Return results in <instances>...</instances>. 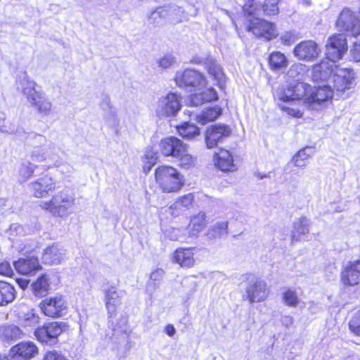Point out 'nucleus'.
Instances as JSON below:
<instances>
[{
  "label": "nucleus",
  "instance_id": "obj_1",
  "mask_svg": "<svg viewBox=\"0 0 360 360\" xmlns=\"http://www.w3.org/2000/svg\"><path fill=\"white\" fill-rule=\"evenodd\" d=\"M311 86L298 82L290 86L278 87L274 92V97L278 101L283 102L278 103V106L283 111L288 115L300 118L303 115V109L294 107L295 102H302L307 107V98L310 94Z\"/></svg>",
  "mask_w": 360,
  "mask_h": 360
},
{
  "label": "nucleus",
  "instance_id": "obj_2",
  "mask_svg": "<svg viewBox=\"0 0 360 360\" xmlns=\"http://www.w3.org/2000/svg\"><path fill=\"white\" fill-rule=\"evenodd\" d=\"M155 182L164 193H174L184 186V176L171 166H160L155 169Z\"/></svg>",
  "mask_w": 360,
  "mask_h": 360
},
{
  "label": "nucleus",
  "instance_id": "obj_3",
  "mask_svg": "<svg viewBox=\"0 0 360 360\" xmlns=\"http://www.w3.org/2000/svg\"><path fill=\"white\" fill-rule=\"evenodd\" d=\"M75 202V195L69 191L63 190L53 195L51 200L41 201L39 206L53 216L63 218L68 214V210L73 207Z\"/></svg>",
  "mask_w": 360,
  "mask_h": 360
},
{
  "label": "nucleus",
  "instance_id": "obj_4",
  "mask_svg": "<svg viewBox=\"0 0 360 360\" xmlns=\"http://www.w3.org/2000/svg\"><path fill=\"white\" fill-rule=\"evenodd\" d=\"M30 158L32 161L42 163L47 168L59 167L63 162L60 150L50 143L41 148H35L31 152Z\"/></svg>",
  "mask_w": 360,
  "mask_h": 360
},
{
  "label": "nucleus",
  "instance_id": "obj_5",
  "mask_svg": "<svg viewBox=\"0 0 360 360\" xmlns=\"http://www.w3.org/2000/svg\"><path fill=\"white\" fill-rule=\"evenodd\" d=\"M244 278L248 282L245 293L243 295L244 300L253 303L263 302L267 299L269 289L264 280L250 274L245 275Z\"/></svg>",
  "mask_w": 360,
  "mask_h": 360
},
{
  "label": "nucleus",
  "instance_id": "obj_6",
  "mask_svg": "<svg viewBox=\"0 0 360 360\" xmlns=\"http://www.w3.org/2000/svg\"><path fill=\"white\" fill-rule=\"evenodd\" d=\"M181 108V96L176 93H169L161 96L156 105L155 112L160 119L174 117Z\"/></svg>",
  "mask_w": 360,
  "mask_h": 360
},
{
  "label": "nucleus",
  "instance_id": "obj_7",
  "mask_svg": "<svg viewBox=\"0 0 360 360\" xmlns=\"http://www.w3.org/2000/svg\"><path fill=\"white\" fill-rule=\"evenodd\" d=\"M68 328L64 322H51L34 331L37 340L47 345H55L58 342V337Z\"/></svg>",
  "mask_w": 360,
  "mask_h": 360
},
{
  "label": "nucleus",
  "instance_id": "obj_8",
  "mask_svg": "<svg viewBox=\"0 0 360 360\" xmlns=\"http://www.w3.org/2000/svg\"><path fill=\"white\" fill-rule=\"evenodd\" d=\"M336 26L340 31L357 37L360 34L359 15L348 8H345L339 15Z\"/></svg>",
  "mask_w": 360,
  "mask_h": 360
},
{
  "label": "nucleus",
  "instance_id": "obj_9",
  "mask_svg": "<svg viewBox=\"0 0 360 360\" xmlns=\"http://www.w3.org/2000/svg\"><path fill=\"white\" fill-rule=\"evenodd\" d=\"M355 79L356 73L352 69L335 66L332 80L337 91L344 92L354 88L356 86Z\"/></svg>",
  "mask_w": 360,
  "mask_h": 360
},
{
  "label": "nucleus",
  "instance_id": "obj_10",
  "mask_svg": "<svg viewBox=\"0 0 360 360\" xmlns=\"http://www.w3.org/2000/svg\"><path fill=\"white\" fill-rule=\"evenodd\" d=\"M333 96V91L328 84L311 87L310 94L307 98V107L312 110H319L328 102Z\"/></svg>",
  "mask_w": 360,
  "mask_h": 360
},
{
  "label": "nucleus",
  "instance_id": "obj_11",
  "mask_svg": "<svg viewBox=\"0 0 360 360\" xmlns=\"http://www.w3.org/2000/svg\"><path fill=\"white\" fill-rule=\"evenodd\" d=\"M326 58L335 63L340 60L347 51L346 37L341 34H335L330 37L326 45Z\"/></svg>",
  "mask_w": 360,
  "mask_h": 360
},
{
  "label": "nucleus",
  "instance_id": "obj_12",
  "mask_svg": "<svg viewBox=\"0 0 360 360\" xmlns=\"http://www.w3.org/2000/svg\"><path fill=\"white\" fill-rule=\"evenodd\" d=\"M248 21V31L252 32L256 37H263L269 41L278 34L276 25L272 22L258 18H252Z\"/></svg>",
  "mask_w": 360,
  "mask_h": 360
},
{
  "label": "nucleus",
  "instance_id": "obj_13",
  "mask_svg": "<svg viewBox=\"0 0 360 360\" xmlns=\"http://www.w3.org/2000/svg\"><path fill=\"white\" fill-rule=\"evenodd\" d=\"M231 128L226 124H214L208 127L205 132V142L209 149L214 148L218 143L230 136Z\"/></svg>",
  "mask_w": 360,
  "mask_h": 360
},
{
  "label": "nucleus",
  "instance_id": "obj_14",
  "mask_svg": "<svg viewBox=\"0 0 360 360\" xmlns=\"http://www.w3.org/2000/svg\"><path fill=\"white\" fill-rule=\"evenodd\" d=\"M174 80L179 87L186 86H203L207 84L206 79L199 72L187 69L183 71H177Z\"/></svg>",
  "mask_w": 360,
  "mask_h": 360
},
{
  "label": "nucleus",
  "instance_id": "obj_15",
  "mask_svg": "<svg viewBox=\"0 0 360 360\" xmlns=\"http://www.w3.org/2000/svg\"><path fill=\"white\" fill-rule=\"evenodd\" d=\"M56 181L49 174H45L29 184V188L35 198L46 197L56 188Z\"/></svg>",
  "mask_w": 360,
  "mask_h": 360
},
{
  "label": "nucleus",
  "instance_id": "obj_16",
  "mask_svg": "<svg viewBox=\"0 0 360 360\" xmlns=\"http://www.w3.org/2000/svg\"><path fill=\"white\" fill-rule=\"evenodd\" d=\"M38 307L44 315H60L66 313L67 303L61 296L56 295L41 300Z\"/></svg>",
  "mask_w": 360,
  "mask_h": 360
},
{
  "label": "nucleus",
  "instance_id": "obj_17",
  "mask_svg": "<svg viewBox=\"0 0 360 360\" xmlns=\"http://www.w3.org/2000/svg\"><path fill=\"white\" fill-rule=\"evenodd\" d=\"M278 2L279 0H265L264 4L259 6L251 1L244 6L243 11L248 17L259 15L262 12L266 15H275L279 12Z\"/></svg>",
  "mask_w": 360,
  "mask_h": 360
},
{
  "label": "nucleus",
  "instance_id": "obj_18",
  "mask_svg": "<svg viewBox=\"0 0 360 360\" xmlns=\"http://www.w3.org/2000/svg\"><path fill=\"white\" fill-rule=\"evenodd\" d=\"M293 53L299 60L311 61L319 56L321 49L314 41H303L295 47Z\"/></svg>",
  "mask_w": 360,
  "mask_h": 360
},
{
  "label": "nucleus",
  "instance_id": "obj_19",
  "mask_svg": "<svg viewBox=\"0 0 360 360\" xmlns=\"http://www.w3.org/2000/svg\"><path fill=\"white\" fill-rule=\"evenodd\" d=\"M38 353V348L32 342H21L9 352L12 360H29Z\"/></svg>",
  "mask_w": 360,
  "mask_h": 360
},
{
  "label": "nucleus",
  "instance_id": "obj_20",
  "mask_svg": "<svg viewBox=\"0 0 360 360\" xmlns=\"http://www.w3.org/2000/svg\"><path fill=\"white\" fill-rule=\"evenodd\" d=\"M67 259L65 249L58 244H53L44 250L41 255L42 262L48 265H58Z\"/></svg>",
  "mask_w": 360,
  "mask_h": 360
},
{
  "label": "nucleus",
  "instance_id": "obj_21",
  "mask_svg": "<svg viewBox=\"0 0 360 360\" xmlns=\"http://www.w3.org/2000/svg\"><path fill=\"white\" fill-rule=\"evenodd\" d=\"M333 62L328 59L323 60L314 65L310 71V77L314 82H324L332 77L333 72Z\"/></svg>",
  "mask_w": 360,
  "mask_h": 360
},
{
  "label": "nucleus",
  "instance_id": "obj_22",
  "mask_svg": "<svg viewBox=\"0 0 360 360\" xmlns=\"http://www.w3.org/2000/svg\"><path fill=\"white\" fill-rule=\"evenodd\" d=\"M195 248H180L176 249L172 257V261L181 267L188 269L195 264Z\"/></svg>",
  "mask_w": 360,
  "mask_h": 360
},
{
  "label": "nucleus",
  "instance_id": "obj_23",
  "mask_svg": "<svg viewBox=\"0 0 360 360\" xmlns=\"http://www.w3.org/2000/svg\"><path fill=\"white\" fill-rule=\"evenodd\" d=\"M185 144L186 143L179 139L174 136H169L160 141L159 143V150L164 156H172L175 158Z\"/></svg>",
  "mask_w": 360,
  "mask_h": 360
},
{
  "label": "nucleus",
  "instance_id": "obj_24",
  "mask_svg": "<svg viewBox=\"0 0 360 360\" xmlns=\"http://www.w3.org/2000/svg\"><path fill=\"white\" fill-rule=\"evenodd\" d=\"M16 271L23 275H32L41 269V266L37 257H30L18 259L14 262Z\"/></svg>",
  "mask_w": 360,
  "mask_h": 360
},
{
  "label": "nucleus",
  "instance_id": "obj_25",
  "mask_svg": "<svg viewBox=\"0 0 360 360\" xmlns=\"http://www.w3.org/2000/svg\"><path fill=\"white\" fill-rule=\"evenodd\" d=\"M20 86L23 96L30 104H32L38 97L44 94L35 82L27 77L23 78L20 81Z\"/></svg>",
  "mask_w": 360,
  "mask_h": 360
},
{
  "label": "nucleus",
  "instance_id": "obj_26",
  "mask_svg": "<svg viewBox=\"0 0 360 360\" xmlns=\"http://www.w3.org/2000/svg\"><path fill=\"white\" fill-rule=\"evenodd\" d=\"M215 156L217 158L214 165L219 169L224 172H233L236 170L233 155L229 150L221 149Z\"/></svg>",
  "mask_w": 360,
  "mask_h": 360
},
{
  "label": "nucleus",
  "instance_id": "obj_27",
  "mask_svg": "<svg viewBox=\"0 0 360 360\" xmlns=\"http://www.w3.org/2000/svg\"><path fill=\"white\" fill-rule=\"evenodd\" d=\"M105 305L109 313H115L116 308L120 305L124 292L117 290L115 288L110 287L104 290Z\"/></svg>",
  "mask_w": 360,
  "mask_h": 360
},
{
  "label": "nucleus",
  "instance_id": "obj_28",
  "mask_svg": "<svg viewBox=\"0 0 360 360\" xmlns=\"http://www.w3.org/2000/svg\"><path fill=\"white\" fill-rule=\"evenodd\" d=\"M50 275L43 274L31 285L32 293L37 297L46 296L50 290Z\"/></svg>",
  "mask_w": 360,
  "mask_h": 360
},
{
  "label": "nucleus",
  "instance_id": "obj_29",
  "mask_svg": "<svg viewBox=\"0 0 360 360\" xmlns=\"http://www.w3.org/2000/svg\"><path fill=\"white\" fill-rule=\"evenodd\" d=\"M207 224V217L205 212H199L192 216L188 226V234L190 236H197Z\"/></svg>",
  "mask_w": 360,
  "mask_h": 360
},
{
  "label": "nucleus",
  "instance_id": "obj_30",
  "mask_svg": "<svg viewBox=\"0 0 360 360\" xmlns=\"http://www.w3.org/2000/svg\"><path fill=\"white\" fill-rule=\"evenodd\" d=\"M174 158L176 160L178 166L182 169H188L195 165L196 158L190 153L189 148L187 144L184 146Z\"/></svg>",
  "mask_w": 360,
  "mask_h": 360
},
{
  "label": "nucleus",
  "instance_id": "obj_31",
  "mask_svg": "<svg viewBox=\"0 0 360 360\" xmlns=\"http://www.w3.org/2000/svg\"><path fill=\"white\" fill-rule=\"evenodd\" d=\"M340 278L344 286H354L360 283L359 273L350 264L342 270Z\"/></svg>",
  "mask_w": 360,
  "mask_h": 360
},
{
  "label": "nucleus",
  "instance_id": "obj_32",
  "mask_svg": "<svg viewBox=\"0 0 360 360\" xmlns=\"http://www.w3.org/2000/svg\"><path fill=\"white\" fill-rule=\"evenodd\" d=\"M30 105L39 115L43 117L50 115L53 110V104L44 94H42Z\"/></svg>",
  "mask_w": 360,
  "mask_h": 360
},
{
  "label": "nucleus",
  "instance_id": "obj_33",
  "mask_svg": "<svg viewBox=\"0 0 360 360\" xmlns=\"http://www.w3.org/2000/svg\"><path fill=\"white\" fill-rule=\"evenodd\" d=\"M310 221L306 217L297 219L293 225L292 238L293 240H300L309 231Z\"/></svg>",
  "mask_w": 360,
  "mask_h": 360
},
{
  "label": "nucleus",
  "instance_id": "obj_34",
  "mask_svg": "<svg viewBox=\"0 0 360 360\" xmlns=\"http://www.w3.org/2000/svg\"><path fill=\"white\" fill-rule=\"evenodd\" d=\"M0 337L5 341H13L23 337V333L19 327L13 324H4L0 328Z\"/></svg>",
  "mask_w": 360,
  "mask_h": 360
},
{
  "label": "nucleus",
  "instance_id": "obj_35",
  "mask_svg": "<svg viewBox=\"0 0 360 360\" xmlns=\"http://www.w3.org/2000/svg\"><path fill=\"white\" fill-rule=\"evenodd\" d=\"M194 196L192 193H188L179 197L175 202L170 206L172 215H178L180 212L190 208L193 202Z\"/></svg>",
  "mask_w": 360,
  "mask_h": 360
},
{
  "label": "nucleus",
  "instance_id": "obj_36",
  "mask_svg": "<svg viewBox=\"0 0 360 360\" xmlns=\"http://www.w3.org/2000/svg\"><path fill=\"white\" fill-rule=\"evenodd\" d=\"M221 113V109L218 106L205 109L200 114L194 115L195 120L205 125L210 122L215 120Z\"/></svg>",
  "mask_w": 360,
  "mask_h": 360
},
{
  "label": "nucleus",
  "instance_id": "obj_37",
  "mask_svg": "<svg viewBox=\"0 0 360 360\" xmlns=\"http://www.w3.org/2000/svg\"><path fill=\"white\" fill-rule=\"evenodd\" d=\"M207 68L210 75L216 81L217 84L219 88L223 89L226 82V77L221 67L215 61H210L207 64Z\"/></svg>",
  "mask_w": 360,
  "mask_h": 360
},
{
  "label": "nucleus",
  "instance_id": "obj_38",
  "mask_svg": "<svg viewBox=\"0 0 360 360\" xmlns=\"http://www.w3.org/2000/svg\"><path fill=\"white\" fill-rule=\"evenodd\" d=\"M15 291L13 285L4 281H0V305L7 304L14 300Z\"/></svg>",
  "mask_w": 360,
  "mask_h": 360
},
{
  "label": "nucleus",
  "instance_id": "obj_39",
  "mask_svg": "<svg viewBox=\"0 0 360 360\" xmlns=\"http://www.w3.org/2000/svg\"><path fill=\"white\" fill-rule=\"evenodd\" d=\"M177 131L183 138L192 140L200 134V129L195 124L185 122L176 127Z\"/></svg>",
  "mask_w": 360,
  "mask_h": 360
},
{
  "label": "nucleus",
  "instance_id": "obj_40",
  "mask_svg": "<svg viewBox=\"0 0 360 360\" xmlns=\"http://www.w3.org/2000/svg\"><path fill=\"white\" fill-rule=\"evenodd\" d=\"M269 63L271 70H277L286 68L288 60L285 54L276 51L271 53L269 58Z\"/></svg>",
  "mask_w": 360,
  "mask_h": 360
},
{
  "label": "nucleus",
  "instance_id": "obj_41",
  "mask_svg": "<svg viewBox=\"0 0 360 360\" xmlns=\"http://www.w3.org/2000/svg\"><path fill=\"white\" fill-rule=\"evenodd\" d=\"M314 153L313 148L306 147L300 150L292 158V161L295 166L303 167L306 165V161Z\"/></svg>",
  "mask_w": 360,
  "mask_h": 360
},
{
  "label": "nucleus",
  "instance_id": "obj_42",
  "mask_svg": "<svg viewBox=\"0 0 360 360\" xmlns=\"http://www.w3.org/2000/svg\"><path fill=\"white\" fill-rule=\"evenodd\" d=\"M167 13V22L176 24L185 18L184 11L179 6H165Z\"/></svg>",
  "mask_w": 360,
  "mask_h": 360
},
{
  "label": "nucleus",
  "instance_id": "obj_43",
  "mask_svg": "<svg viewBox=\"0 0 360 360\" xmlns=\"http://www.w3.org/2000/svg\"><path fill=\"white\" fill-rule=\"evenodd\" d=\"M37 167L36 165L29 161L22 162L18 171L19 181L25 182L28 180L33 175Z\"/></svg>",
  "mask_w": 360,
  "mask_h": 360
},
{
  "label": "nucleus",
  "instance_id": "obj_44",
  "mask_svg": "<svg viewBox=\"0 0 360 360\" xmlns=\"http://www.w3.org/2000/svg\"><path fill=\"white\" fill-rule=\"evenodd\" d=\"M228 221H221L217 222L208 231L210 238H221L228 234Z\"/></svg>",
  "mask_w": 360,
  "mask_h": 360
},
{
  "label": "nucleus",
  "instance_id": "obj_45",
  "mask_svg": "<svg viewBox=\"0 0 360 360\" xmlns=\"http://www.w3.org/2000/svg\"><path fill=\"white\" fill-rule=\"evenodd\" d=\"M281 297L284 304L290 307H297L300 302L297 292L290 288L283 289Z\"/></svg>",
  "mask_w": 360,
  "mask_h": 360
},
{
  "label": "nucleus",
  "instance_id": "obj_46",
  "mask_svg": "<svg viewBox=\"0 0 360 360\" xmlns=\"http://www.w3.org/2000/svg\"><path fill=\"white\" fill-rule=\"evenodd\" d=\"M165 271L162 269H156L154 270L150 276V280L148 283L147 290L150 292L155 291L160 285V283L164 276Z\"/></svg>",
  "mask_w": 360,
  "mask_h": 360
},
{
  "label": "nucleus",
  "instance_id": "obj_47",
  "mask_svg": "<svg viewBox=\"0 0 360 360\" xmlns=\"http://www.w3.org/2000/svg\"><path fill=\"white\" fill-rule=\"evenodd\" d=\"M167 13L165 6L158 8L155 11L150 13L148 20L150 23L160 25L165 21H167Z\"/></svg>",
  "mask_w": 360,
  "mask_h": 360
},
{
  "label": "nucleus",
  "instance_id": "obj_48",
  "mask_svg": "<svg viewBox=\"0 0 360 360\" xmlns=\"http://www.w3.org/2000/svg\"><path fill=\"white\" fill-rule=\"evenodd\" d=\"M175 62V58L172 54H165L157 59L158 67L162 70H166L172 66Z\"/></svg>",
  "mask_w": 360,
  "mask_h": 360
},
{
  "label": "nucleus",
  "instance_id": "obj_49",
  "mask_svg": "<svg viewBox=\"0 0 360 360\" xmlns=\"http://www.w3.org/2000/svg\"><path fill=\"white\" fill-rule=\"evenodd\" d=\"M306 67L302 64H295L288 70V76L292 78H297V82L305 72Z\"/></svg>",
  "mask_w": 360,
  "mask_h": 360
},
{
  "label": "nucleus",
  "instance_id": "obj_50",
  "mask_svg": "<svg viewBox=\"0 0 360 360\" xmlns=\"http://www.w3.org/2000/svg\"><path fill=\"white\" fill-rule=\"evenodd\" d=\"M355 37L356 39L353 44L350 53L354 61L360 62V34Z\"/></svg>",
  "mask_w": 360,
  "mask_h": 360
},
{
  "label": "nucleus",
  "instance_id": "obj_51",
  "mask_svg": "<svg viewBox=\"0 0 360 360\" xmlns=\"http://www.w3.org/2000/svg\"><path fill=\"white\" fill-rule=\"evenodd\" d=\"M203 95L205 103L212 102L218 99L217 91L212 88H208L201 93Z\"/></svg>",
  "mask_w": 360,
  "mask_h": 360
},
{
  "label": "nucleus",
  "instance_id": "obj_52",
  "mask_svg": "<svg viewBox=\"0 0 360 360\" xmlns=\"http://www.w3.org/2000/svg\"><path fill=\"white\" fill-rule=\"evenodd\" d=\"M349 329L357 335H360V316H353L349 323Z\"/></svg>",
  "mask_w": 360,
  "mask_h": 360
},
{
  "label": "nucleus",
  "instance_id": "obj_53",
  "mask_svg": "<svg viewBox=\"0 0 360 360\" xmlns=\"http://www.w3.org/2000/svg\"><path fill=\"white\" fill-rule=\"evenodd\" d=\"M13 273L11 264L5 261L0 263V275L4 276H11Z\"/></svg>",
  "mask_w": 360,
  "mask_h": 360
},
{
  "label": "nucleus",
  "instance_id": "obj_54",
  "mask_svg": "<svg viewBox=\"0 0 360 360\" xmlns=\"http://www.w3.org/2000/svg\"><path fill=\"white\" fill-rule=\"evenodd\" d=\"M205 103L203 95L200 94H192L189 98V105L191 106H198Z\"/></svg>",
  "mask_w": 360,
  "mask_h": 360
},
{
  "label": "nucleus",
  "instance_id": "obj_55",
  "mask_svg": "<svg viewBox=\"0 0 360 360\" xmlns=\"http://www.w3.org/2000/svg\"><path fill=\"white\" fill-rule=\"evenodd\" d=\"M281 40L284 45H290L296 41L295 35L291 32H287L282 34Z\"/></svg>",
  "mask_w": 360,
  "mask_h": 360
},
{
  "label": "nucleus",
  "instance_id": "obj_56",
  "mask_svg": "<svg viewBox=\"0 0 360 360\" xmlns=\"http://www.w3.org/2000/svg\"><path fill=\"white\" fill-rule=\"evenodd\" d=\"M145 158L148 160L149 164V169L153 166L157 161L158 155L157 153L151 149H148L145 153Z\"/></svg>",
  "mask_w": 360,
  "mask_h": 360
},
{
  "label": "nucleus",
  "instance_id": "obj_57",
  "mask_svg": "<svg viewBox=\"0 0 360 360\" xmlns=\"http://www.w3.org/2000/svg\"><path fill=\"white\" fill-rule=\"evenodd\" d=\"M100 106L105 110L110 108V99L108 96H104L102 102L100 103Z\"/></svg>",
  "mask_w": 360,
  "mask_h": 360
},
{
  "label": "nucleus",
  "instance_id": "obj_58",
  "mask_svg": "<svg viewBox=\"0 0 360 360\" xmlns=\"http://www.w3.org/2000/svg\"><path fill=\"white\" fill-rule=\"evenodd\" d=\"M38 316L27 317L25 321V327L26 326H34L37 323Z\"/></svg>",
  "mask_w": 360,
  "mask_h": 360
},
{
  "label": "nucleus",
  "instance_id": "obj_59",
  "mask_svg": "<svg viewBox=\"0 0 360 360\" xmlns=\"http://www.w3.org/2000/svg\"><path fill=\"white\" fill-rule=\"evenodd\" d=\"M165 332L169 336L173 337L176 333V329L173 325L169 324L165 326Z\"/></svg>",
  "mask_w": 360,
  "mask_h": 360
},
{
  "label": "nucleus",
  "instance_id": "obj_60",
  "mask_svg": "<svg viewBox=\"0 0 360 360\" xmlns=\"http://www.w3.org/2000/svg\"><path fill=\"white\" fill-rule=\"evenodd\" d=\"M16 282L18 283L19 286L23 290L26 289L29 285V281L26 279L17 278Z\"/></svg>",
  "mask_w": 360,
  "mask_h": 360
},
{
  "label": "nucleus",
  "instance_id": "obj_61",
  "mask_svg": "<svg viewBox=\"0 0 360 360\" xmlns=\"http://www.w3.org/2000/svg\"><path fill=\"white\" fill-rule=\"evenodd\" d=\"M4 121H5V117H0V131L6 133V132H7V130L6 129Z\"/></svg>",
  "mask_w": 360,
  "mask_h": 360
},
{
  "label": "nucleus",
  "instance_id": "obj_62",
  "mask_svg": "<svg viewBox=\"0 0 360 360\" xmlns=\"http://www.w3.org/2000/svg\"><path fill=\"white\" fill-rule=\"evenodd\" d=\"M34 138L39 143H42L44 141H46L45 137L41 136V135L37 134V135L34 136Z\"/></svg>",
  "mask_w": 360,
  "mask_h": 360
},
{
  "label": "nucleus",
  "instance_id": "obj_63",
  "mask_svg": "<svg viewBox=\"0 0 360 360\" xmlns=\"http://www.w3.org/2000/svg\"><path fill=\"white\" fill-rule=\"evenodd\" d=\"M17 228H20V226L18 225H13L11 228H10V230L11 231L13 229H15V230L17 229Z\"/></svg>",
  "mask_w": 360,
  "mask_h": 360
},
{
  "label": "nucleus",
  "instance_id": "obj_64",
  "mask_svg": "<svg viewBox=\"0 0 360 360\" xmlns=\"http://www.w3.org/2000/svg\"><path fill=\"white\" fill-rule=\"evenodd\" d=\"M186 113H188L189 116H191L193 115V112H191L190 110L186 111Z\"/></svg>",
  "mask_w": 360,
  "mask_h": 360
}]
</instances>
